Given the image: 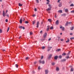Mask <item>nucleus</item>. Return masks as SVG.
<instances>
[{"mask_svg":"<svg viewBox=\"0 0 74 74\" xmlns=\"http://www.w3.org/2000/svg\"><path fill=\"white\" fill-rule=\"evenodd\" d=\"M9 30H10V28L9 27H8L7 29V32H8L9 31Z\"/></svg>","mask_w":74,"mask_h":74,"instance_id":"a878e982","label":"nucleus"},{"mask_svg":"<svg viewBox=\"0 0 74 74\" xmlns=\"http://www.w3.org/2000/svg\"><path fill=\"white\" fill-rule=\"evenodd\" d=\"M71 22H68V24H70L71 23Z\"/></svg>","mask_w":74,"mask_h":74,"instance_id":"864d4df0","label":"nucleus"},{"mask_svg":"<svg viewBox=\"0 0 74 74\" xmlns=\"http://www.w3.org/2000/svg\"><path fill=\"white\" fill-rule=\"evenodd\" d=\"M50 29H53V27L52 26H51L50 27Z\"/></svg>","mask_w":74,"mask_h":74,"instance_id":"2f4dec72","label":"nucleus"},{"mask_svg":"<svg viewBox=\"0 0 74 74\" xmlns=\"http://www.w3.org/2000/svg\"><path fill=\"white\" fill-rule=\"evenodd\" d=\"M71 13L73 12V13H74V10H72V11H71Z\"/></svg>","mask_w":74,"mask_h":74,"instance_id":"de8ad7c7","label":"nucleus"},{"mask_svg":"<svg viewBox=\"0 0 74 74\" xmlns=\"http://www.w3.org/2000/svg\"><path fill=\"white\" fill-rule=\"evenodd\" d=\"M61 0H58V3H59L60 2V1Z\"/></svg>","mask_w":74,"mask_h":74,"instance_id":"5fc2aeb1","label":"nucleus"},{"mask_svg":"<svg viewBox=\"0 0 74 74\" xmlns=\"http://www.w3.org/2000/svg\"><path fill=\"white\" fill-rule=\"evenodd\" d=\"M59 20H57L56 22V23L57 25H59Z\"/></svg>","mask_w":74,"mask_h":74,"instance_id":"0eeeda50","label":"nucleus"},{"mask_svg":"<svg viewBox=\"0 0 74 74\" xmlns=\"http://www.w3.org/2000/svg\"><path fill=\"white\" fill-rule=\"evenodd\" d=\"M66 15V14H61L62 16H65Z\"/></svg>","mask_w":74,"mask_h":74,"instance_id":"c85d7f7f","label":"nucleus"},{"mask_svg":"<svg viewBox=\"0 0 74 74\" xmlns=\"http://www.w3.org/2000/svg\"><path fill=\"white\" fill-rule=\"evenodd\" d=\"M5 22H8V19H6L5 20Z\"/></svg>","mask_w":74,"mask_h":74,"instance_id":"3c124183","label":"nucleus"},{"mask_svg":"<svg viewBox=\"0 0 74 74\" xmlns=\"http://www.w3.org/2000/svg\"><path fill=\"white\" fill-rule=\"evenodd\" d=\"M36 23V21H34L32 22V24L33 25H34V24Z\"/></svg>","mask_w":74,"mask_h":74,"instance_id":"6ab92c4d","label":"nucleus"},{"mask_svg":"<svg viewBox=\"0 0 74 74\" xmlns=\"http://www.w3.org/2000/svg\"><path fill=\"white\" fill-rule=\"evenodd\" d=\"M30 35H32V34H33V33H32V32H30Z\"/></svg>","mask_w":74,"mask_h":74,"instance_id":"58836bf2","label":"nucleus"},{"mask_svg":"<svg viewBox=\"0 0 74 74\" xmlns=\"http://www.w3.org/2000/svg\"><path fill=\"white\" fill-rule=\"evenodd\" d=\"M64 27H62V31H64Z\"/></svg>","mask_w":74,"mask_h":74,"instance_id":"393cba45","label":"nucleus"},{"mask_svg":"<svg viewBox=\"0 0 74 74\" xmlns=\"http://www.w3.org/2000/svg\"><path fill=\"white\" fill-rule=\"evenodd\" d=\"M62 3H60L58 5L59 7H62Z\"/></svg>","mask_w":74,"mask_h":74,"instance_id":"f8f14e48","label":"nucleus"},{"mask_svg":"<svg viewBox=\"0 0 74 74\" xmlns=\"http://www.w3.org/2000/svg\"><path fill=\"white\" fill-rule=\"evenodd\" d=\"M22 29H23V30H24L25 29V27H22Z\"/></svg>","mask_w":74,"mask_h":74,"instance_id":"13d9d810","label":"nucleus"},{"mask_svg":"<svg viewBox=\"0 0 74 74\" xmlns=\"http://www.w3.org/2000/svg\"><path fill=\"white\" fill-rule=\"evenodd\" d=\"M60 49H58L57 50H56V51H60Z\"/></svg>","mask_w":74,"mask_h":74,"instance_id":"473e14b6","label":"nucleus"},{"mask_svg":"<svg viewBox=\"0 0 74 74\" xmlns=\"http://www.w3.org/2000/svg\"><path fill=\"white\" fill-rule=\"evenodd\" d=\"M47 2H50L49 0H47Z\"/></svg>","mask_w":74,"mask_h":74,"instance_id":"4d7b16f0","label":"nucleus"},{"mask_svg":"<svg viewBox=\"0 0 74 74\" xmlns=\"http://www.w3.org/2000/svg\"><path fill=\"white\" fill-rule=\"evenodd\" d=\"M66 60V59H64L62 60V62H64Z\"/></svg>","mask_w":74,"mask_h":74,"instance_id":"c756f323","label":"nucleus"},{"mask_svg":"<svg viewBox=\"0 0 74 74\" xmlns=\"http://www.w3.org/2000/svg\"><path fill=\"white\" fill-rule=\"evenodd\" d=\"M2 51H5V50L3 49Z\"/></svg>","mask_w":74,"mask_h":74,"instance_id":"774afa93","label":"nucleus"},{"mask_svg":"<svg viewBox=\"0 0 74 74\" xmlns=\"http://www.w3.org/2000/svg\"><path fill=\"white\" fill-rule=\"evenodd\" d=\"M52 54H50L48 57L49 59H51V57H52Z\"/></svg>","mask_w":74,"mask_h":74,"instance_id":"1a4fd4ad","label":"nucleus"},{"mask_svg":"<svg viewBox=\"0 0 74 74\" xmlns=\"http://www.w3.org/2000/svg\"><path fill=\"white\" fill-rule=\"evenodd\" d=\"M48 21L49 22H51L52 21V20L51 19H48Z\"/></svg>","mask_w":74,"mask_h":74,"instance_id":"aec40b11","label":"nucleus"},{"mask_svg":"<svg viewBox=\"0 0 74 74\" xmlns=\"http://www.w3.org/2000/svg\"><path fill=\"white\" fill-rule=\"evenodd\" d=\"M56 70L57 71H59V68L57 67L56 69Z\"/></svg>","mask_w":74,"mask_h":74,"instance_id":"412c9836","label":"nucleus"},{"mask_svg":"<svg viewBox=\"0 0 74 74\" xmlns=\"http://www.w3.org/2000/svg\"><path fill=\"white\" fill-rule=\"evenodd\" d=\"M15 66H16V67H17V68H18V64H16L15 65Z\"/></svg>","mask_w":74,"mask_h":74,"instance_id":"4c0bfd02","label":"nucleus"},{"mask_svg":"<svg viewBox=\"0 0 74 74\" xmlns=\"http://www.w3.org/2000/svg\"><path fill=\"white\" fill-rule=\"evenodd\" d=\"M51 64H52V65H53V66H54V65H55V62H52L51 63Z\"/></svg>","mask_w":74,"mask_h":74,"instance_id":"b1692460","label":"nucleus"},{"mask_svg":"<svg viewBox=\"0 0 74 74\" xmlns=\"http://www.w3.org/2000/svg\"><path fill=\"white\" fill-rule=\"evenodd\" d=\"M42 30L40 32V33L41 34H42Z\"/></svg>","mask_w":74,"mask_h":74,"instance_id":"8fccbe9b","label":"nucleus"},{"mask_svg":"<svg viewBox=\"0 0 74 74\" xmlns=\"http://www.w3.org/2000/svg\"><path fill=\"white\" fill-rule=\"evenodd\" d=\"M51 48H52V47H48V48L47 51H49L51 50Z\"/></svg>","mask_w":74,"mask_h":74,"instance_id":"423d86ee","label":"nucleus"},{"mask_svg":"<svg viewBox=\"0 0 74 74\" xmlns=\"http://www.w3.org/2000/svg\"><path fill=\"white\" fill-rule=\"evenodd\" d=\"M66 59H69V56H67L66 57Z\"/></svg>","mask_w":74,"mask_h":74,"instance_id":"cd10ccee","label":"nucleus"},{"mask_svg":"<svg viewBox=\"0 0 74 74\" xmlns=\"http://www.w3.org/2000/svg\"><path fill=\"white\" fill-rule=\"evenodd\" d=\"M60 40L61 41H63V39H61Z\"/></svg>","mask_w":74,"mask_h":74,"instance_id":"052dcab7","label":"nucleus"},{"mask_svg":"<svg viewBox=\"0 0 74 74\" xmlns=\"http://www.w3.org/2000/svg\"><path fill=\"white\" fill-rule=\"evenodd\" d=\"M43 58H44V57L43 56H42L41 58V59H43Z\"/></svg>","mask_w":74,"mask_h":74,"instance_id":"a19ab883","label":"nucleus"},{"mask_svg":"<svg viewBox=\"0 0 74 74\" xmlns=\"http://www.w3.org/2000/svg\"><path fill=\"white\" fill-rule=\"evenodd\" d=\"M6 16H8V17H9V15L8 14H7Z\"/></svg>","mask_w":74,"mask_h":74,"instance_id":"e2e57ef3","label":"nucleus"},{"mask_svg":"<svg viewBox=\"0 0 74 74\" xmlns=\"http://www.w3.org/2000/svg\"><path fill=\"white\" fill-rule=\"evenodd\" d=\"M70 6L71 7H74V4H71Z\"/></svg>","mask_w":74,"mask_h":74,"instance_id":"bb28decb","label":"nucleus"},{"mask_svg":"<svg viewBox=\"0 0 74 74\" xmlns=\"http://www.w3.org/2000/svg\"><path fill=\"white\" fill-rule=\"evenodd\" d=\"M57 17V16H56V15H55V18H56Z\"/></svg>","mask_w":74,"mask_h":74,"instance_id":"6e6d98bb","label":"nucleus"},{"mask_svg":"<svg viewBox=\"0 0 74 74\" xmlns=\"http://www.w3.org/2000/svg\"><path fill=\"white\" fill-rule=\"evenodd\" d=\"M39 24H40V22L39 21H38L36 24V27L38 28V26H39Z\"/></svg>","mask_w":74,"mask_h":74,"instance_id":"39448f33","label":"nucleus"},{"mask_svg":"<svg viewBox=\"0 0 74 74\" xmlns=\"http://www.w3.org/2000/svg\"><path fill=\"white\" fill-rule=\"evenodd\" d=\"M51 40V38H50L48 39L49 41H50Z\"/></svg>","mask_w":74,"mask_h":74,"instance_id":"0e129e2a","label":"nucleus"},{"mask_svg":"<svg viewBox=\"0 0 74 74\" xmlns=\"http://www.w3.org/2000/svg\"><path fill=\"white\" fill-rule=\"evenodd\" d=\"M49 2H47V4H49Z\"/></svg>","mask_w":74,"mask_h":74,"instance_id":"69168bd1","label":"nucleus"},{"mask_svg":"<svg viewBox=\"0 0 74 74\" xmlns=\"http://www.w3.org/2000/svg\"><path fill=\"white\" fill-rule=\"evenodd\" d=\"M45 47L44 46L42 47V49H45Z\"/></svg>","mask_w":74,"mask_h":74,"instance_id":"f704fd0d","label":"nucleus"},{"mask_svg":"<svg viewBox=\"0 0 74 74\" xmlns=\"http://www.w3.org/2000/svg\"><path fill=\"white\" fill-rule=\"evenodd\" d=\"M62 28H63V27H62V26L60 25V29H62Z\"/></svg>","mask_w":74,"mask_h":74,"instance_id":"37998d69","label":"nucleus"},{"mask_svg":"<svg viewBox=\"0 0 74 74\" xmlns=\"http://www.w3.org/2000/svg\"><path fill=\"white\" fill-rule=\"evenodd\" d=\"M70 35H73V33H70Z\"/></svg>","mask_w":74,"mask_h":74,"instance_id":"338daca9","label":"nucleus"},{"mask_svg":"<svg viewBox=\"0 0 74 74\" xmlns=\"http://www.w3.org/2000/svg\"><path fill=\"white\" fill-rule=\"evenodd\" d=\"M71 40H73L74 39V37H72L70 38Z\"/></svg>","mask_w":74,"mask_h":74,"instance_id":"c9c22d12","label":"nucleus"},{"mask_svg":"<svg viewBox=\"0 0 74 74\" xmlns=\"http://www.w3.org/2000/svg\"><path fill=\"white\" fill-rule=\"evenodd\" d=\"M45 74H48V70H45Z\"/></svg>","mask_w":74,"mask_h":74,"instance_id":"6e6552de","label":"nucleus"},{"mask_svg":"<svg viewBox=\"0 0 74 74\" xmlns=\"http://www.w3.org/2000/svg\"><path fill=\"white\" fill-rule=\"evenodd\" d=\"M36 1L37 3H39V1H38V0H36Z\"/></svg>","mask_w":74,"mask_h":74,"instance_id":"c03bdc74","label":"nucleus"},{"mask_svg":"<svg viewBox=\"0 0 74 74\" xmlns=\"http://www.w3.org/2000/svg\"><path fill=\"white\" fill-rule=\"evenodd\" d=\"M49 27H48L47 29V31H48V30H49Z\"/></svg>","mask_w":74,"mask_h":74,"instance_id":"ea45409f","label":"nucleus"},{"mask_svg":"<svg viewBox=\"0 0 74 74\" xmlns=\"http://www.w3.org/2000/svg\"><path fill=\"white\" fill-rule=\"evenodd\" d=\"M38 69L39 70H40V66H39L38 67Z\"/></svg>","mask_w":74,"mask_h":74,"instance_id":"bf43d9fd","label":"nucleus"},{"mask_svg":"<svg viewBox=\"0 0 74 74\" xmlns=\"http://www.w3.org/2000/svg\"><path fill=\"white\" fill-rule=\"evenodd\" d=\"M58 12L60 13H62V10H60L58 11Z\"/></svg>","mask_w":74,"mask_h":74,"instance_id":"4468645a","label":"nucleus"},{"mask_svg":"<svg viewBox=\"0 0 74 74\" xmlns=\"http://www.w3.org/2000/svg\"><path fill=\"white\" fill-rule=\"evenodd\" d=\"M47 32H45L43 36L44 38H45L47 37Z\"/></svg>","mask_w":74,"mask_h":74,"instance_id":"7ed1b4c3","label":"nucleus"},{"mask_svg":"<svg viewBox=\"0 0 74 74\" xmlns=\"http://www.w3.org/2000/svg\"><path fill=\"white\" fill-rule=\"evenodd\" d=\"M32 73H33V74H34V73H35V72L34 71H33Z\"/></svg>","mask_w":74,"mask_h":74,"instance_id":"09e8293b","label":"nucleus"},{"mask_svg":"<svg viewBox=\"0 0 74 74\" xmlns=\"http://www.w3.org/2000/svg\"><path fill=\"white\" fill-rule=\"evenodd\" d=\"M25 23H28L29 22H28L27 21H25Z\"/></svg>","mask_w":74,"mask_h":74,"instance_id":"79ce46f5","label":"nucleus"},{"mask_svg":"<svg viewBox=\"0 0 74 74\" xmlns=\"http://www.w3.org/2000/svg\"><path fill=\"white\" fill-rule=\"evenodd\" d=\"M49 8L46 9V10L47 11H51V8H52V6H51V5H49Z\"/></svg>","mask_w":74,"mask_h":74,"instance_id":"f257e3e1","label":"nucleus"},{"mask_svg":"<svg viewBox=\"0 0 74 74\" xmlns=\"http://www.w3.org/2000/svg\"><path fill=\"white\" fill-rule=\"evenodd\" d=\"M39 62L40 63H42V64H44L45 63V61L44 60H43L41 62V60H39Z\"/></svg>","mask_w":74,"mask_h":74,"instance_id":"f03ea898","label":"nucleus"},{"mask_svg":"<svg viewBox=\"0 0 74 74\" xmlns=\"http://www.w3.org/2000/svg\"><path fill=\"white\" fill-rule=\"evenodd\" d=\"M71 52V51H69V53L67 54V55L69 56L70 55V53Z\"/></svg>","mask_w":74,"mask_h":74,"instance_id":"5701e85b","label":"nucleus"},{"mask_svg":"<svg viewBox=\"0 0 74 74\" xmlns=\"http://www.w3.org/2000/svg\"><path fill=\"white\" fill-rule=\"evenodd\" d=\"M58 56H55L54 57V59H55L56 60H57L58 59Z\"/></svg>","mask_w":74,"mask_h":74,"instance_id":"9b49d317","label":"nucleus"},{"mask_svg":"<svg viewBox=\"0 0 74 74\" xmlns=\"http://www.w3.org/2000/svg\"><path fill=\"white\" fill-rule=\"evenodd\" d=\"M74 29V26H72L71 28V30H73Z\"/></svg>","mask_w":74,"mask_h":74,"instance_id":"2eb2a0df","label":"nucleus"},{"mask_svg":"<svg viewBox=\"0 0 74 74\" xmlns=\"http://www.w3.org/2000/svg\"><path fill=\"white\" fill-rule=\"evenodd\" d=\"M34 10L35 11H37V8H35L34 9Z\"/></svg>","mask_w":74,"mask_h":74,"instance_id":"603ef678","label":"nucleus"},{"mask_svg":"<svg viewBox=\"0 0 74 74\" xmlns=\"http://www.w3.org/2000/svg\"><path fill=\"white\" fill-rule=\"evenodd\" d=\"M19 28H20V29H22V26H21L19 27Z\"/></svg>","mask_w":74,"mask_h":74,"instance_id":"a18cd8bd","label":"nucleus"},{"mask_svg":"<svg viewBox=\"0 0 74 74\" xmlns=\"http://www.w3.org/2000/svg\"><path fill=\"white\" fill-rule=\"evenodd\" d=\"M5 14H6L5 13V12H4V11L3 10V14H2L3 16L4 17H5L6 15Z\"/></svg>","mask_w":74,"mask_h":74,"instance_id":"20e7f679","label":"nucleus"},{"mask_svg":"<svg viewBox=\"0 0 74 74\" xmlns=\"http://www.w3.org/2000/svg\"><path fill=\"white\" fill-rule=\"evenodd\" d=\"M62 56H64L66 55V53H64L62 54Z\"/></svg>","mask_w":74,"mask_h":74,"instance_id":"4be33fe9","label":"nucleus"},{"mask_svg":"<svg viewBox=\"0 0 74 74\" xmlns=\"http://www.w3.org/2000/svg\"><path fill=\"white\" fill-rule=\"evenodd\" d=\"M20 23L21 24L22 23V18H21L20 20Z\"/></svg>","mask_w":74,"mask_h":74,"instance_id":"9d476101","label":"nucleus"},{"mask_svg":"<svg viewBox=\"0 0 74 74\" xmlns=\"http://www.w3.org/2000/svg\"><path fill=\"white\" fill-rule=\"evenodd\" d=\"M68 25H69V23L68 22V21L66 22V23L65 24V26H67Z\"/></svg>","mask_w":74,"mask_h":74,"instance_id":"ddd939ff","label":"nucleus"},{"mask_svg":"<svg viewBox=\"0 0 74 74\" xmlns=\"http://www.w3.org/2000/svg\"><path fill=\"white\" fill-rule=\"evenodd\" d=\"M65 11L66 12H69V10L67 9H65Z\"/></svg>","mask_w":74,"mask_h":74,"instance_id":"f3484780","label":"nucleus"},{"mask_svg":"<svg viewBox=\"0 0 74 74\" xmlns=\"http://www.w3.org/2000/svg\"><path fill=\"white\" fill-rule=\"evenodd\" d=\"M18 5L19 6L21 7V6H22V5H23L22 4H21V3H18Z\"/></svg>","mask_w":74,"mask_h":74,"instance_id":"dca6fc26","label":"nucleus"},{"mask_svg":"<svg viewBox=\"0 0 74 74\" xmlns=\"http://www.w3.org/2000/svg\"><path fill=\"white\" fill-rule=\"evenodd\" d=\"M70 42V40H69V39H68L67 41H66V42Z\"/></svg>","mask_w":74,"mask_h":74,"instance_id":"a211bd4d","label":"nucleus"},{"mask_svg":"<svg viewBox=\"0 0 74 74\" xmlns=\"http://www.w3.org/2000/svg\"><path fill=\"white\" fill-rule=\"evenodd\" d=\"M29 59V57H27L26 58H25V59L26 60H27V59Z\"/></svg>","mask_w":74,"mask_h":74,"instance_id":"49530a36","label":"nucleus"},{"mask_svg":"<svg viewBox=\"0 0 74 74\" xmlns=\"http://www.w3.org/2000/svg\"><path fill=\"white\" fill-rule=\"evenodd\" d=\"M71 71H73V68H71Z\"/></svg>","mask_w":74,"mask_h":74,"instance_id":"72a5a7b5","label":"nucleus"},{"mask_svg":"<svg viewBox=\"0 0 74 74\" xmlns=\"http://www.w3.org/2000/svg\"><path fill=\"white\" fill-rule=\"evenodd\" d=\"M2 33V29H0V33Z\"/></svg>","mask_w":74,"mask_h":74,"instance_id":"7c9ffc66","label":"nucleus"},{"mask_svg":"<svg viewBox=\"0 0 74 74\" xmlns=\"http://www.w3.org/2000/svg\"><path fill=\"white\" fill-rule=\"evenodd\" d=\"M62 56H59V58H62Z\"/></svg>","mask_w":74,"mask_h":74,"instance_id":"e433bc0d","label":"nucleus"},{"mask_svg":"<svg viewBox=\"0 0 74 74\" xmlns=\"http://www.w3.org/2000/svg\"><path fill=\"white\" fill-rule=\"evenodd\" d=\"M36 16V15L35 14H34L33 15V16L34 17Z\"/></svg>","mask_w":74,"mask_h":74,"instance_id":"680f3d73","label":"nucleus"}]
</instances>
